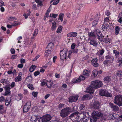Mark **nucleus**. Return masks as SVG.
I'll use <instances>...</instances> for the list:
<instances>
[{"mask_svg":"<svg viewBox=\"0 0 122 122\" xmlns=\"http://www.w3.org/2000/svg\"><path fill=\"white\" fill-rule=\"evenodd\" d=\"M109 27V25L107 24H104L103 25L102 27V29L104 31L106 30Z\"/></svg>","mask_w":122,"mask_h":122,"instance_id":"31","label":"nucleus"},{"mask_svg":"<svg viewBox=\"0 0 122 122\" xmlns=\"http://www.w3.org/2000/svg\"><path fill=\"white\" fill-rule=\"evenodd\" d=\"M57 26L56 25V23L55 21L53 22L52 25L51 29L53 31L55 30Z\"/></svg>","mask_w":122,"mask_h":122,"instance_id":"29","label":"nucleus"},{"mask_svg":"<svg viewBox=\"0 0 122 122\" xmlns=\"http://www.w3.org/2000/svg\"><path fill=\"white\" fill-rule=\"evenodd\" d=\"M27 13L26 15L25 13H24L23 14V16L25 17V19H26L28 18V16H30V10H28L27 11Z\"/></svg>","mask_w":122,"mask_h":122,"instance_id":"33","label":"nucleus"},{"mask_svg":"<svg viewBox=\"0 0 122 122\" xmlns=\"http://www.w3.org/2000/svg\"><path fill=\"white\" fill-rule=\"evenodd\" d=\"M110 41L109 39L107 37L106 38L103 39L102 41L105 42H109Z\"/></svg>","mask_w":122,"mask_h":122,"instance_id":"43","label":"nucleus"},{"mask_svg":"<svg viewBox=\"0 0 122 122\" xmlns=\"http://www.w3.org/2000/svg\"><path fill=\"white\" fill-rule=\"evenodd\" d=\"M85 80V77L81 75L80 76L79 78L77 79L74 82V83H78L81 80Z\"/></svg>","mask_w":122,"mask_h":122,"instance_id":"23","label":"nucleus"},{"mask_svg":"<svg viewBox=\"0 0 122 122\" xmlns=\"http://www.w3.org/2000/svg\"><path fill=\"white\" fill-rule=\"evenodd\" d=\"M32 78L31 76H29L26 78V80L28 82L32 80Z\"/></svg>","mask_w":122,"mask_h":122,"instance_id":"42","label":"nucleus"},{"mask_svg":"<svg viewBox=\"0 0 122 122\" xmlns=\"http://www.w3.org/2000/svg\"><path fill=\"white\" fill-rule=\"evenodd\" d=\"M46 82V85L49 88H51V86L53 84V82L51 81H49L46 80H45Z\"/></svg>","mask_w":122,"mask_h":122,"instance_id":"28","label":"nucleus"},{"mask_svg":"<svg viewBox=\"0 0 122 122\" xmlns=\"http://www.w3.org/2000/svg\"><path fill=\"white\" fill-rule=\"evenodd\" d=\"M22 95L21 94H19L16 95L15 96V99L17 101H19L23 97Z\"/></svg>","mask_w":122,"mask_h":122,"instance_id":"27","label":"nucleus"},{"mask_svg":"<svg viewBox=\"0 0 122 122\" xmlns=\"http://www.w3.org/2000/svg\"><path fill=\"white\" fill-rule=\"evenodd\" d=\"M71 111V109L69 107H67L61 111L60 115L62 117L64 118L68 116Z\"/></svg>","mask_w":122,"mask_h":122,"instance_id":"3","label":"nucleus"},{"mask_svg":"<svg viewBox=\"0 0 122 122\" xmlns=\"http://www.w3.org/2000/svg\"><path fill=\"white\" fill-rule=\"evenodd\" d=\"M5 97L3 96L0 97V102H2L5 101Z\"/></svg>","mask_w":122,"mask_h":122,"instance_id":"44","label":"nucleus"},{"mask_svg":"<svg viewBox=\"0 0 122 122\" xmlns=\"http://www.w3.org/2000/svg\"><path fill=\"white\" fill-rule=\"evenodd\" d=\"M94 88L92 85V86H89L87 88V92L90 94H92L94 91Z\"/></svg>","mask_w":122,"mask_h":122,"instance_id":"16","label":"nucleus"},{"mask_svg":"<svg viewBox=\"0 0 122 122\" xmlns=\"http://www.w3.org/2000/svg\"><path fill=\"white\" fill-rule=\"evenodd\" d=\"M55 76L56 78H59L60 77V75L59 74L56 73L55 74Z\"/></svg>","mask_w":122,"mask_h":122,"instance_id":"63","label":"nucleus"},{"mask_svg":"<svg viewBox=\"0 0 122 122\" xmlns=\"http://www.w3.org/2000/svg\"><path fill=\"white\" fill-rule=\"evenodd\" d=\"M114 103L117 105L120 106L122 105V95H118L115 96Z\"/></svg>","mask_w":122,"mask_h":122,"instance_id":"5","label":"nucleus"},{"mask_svg":"<svg viewBox=\"0 0 122 122\" xmlns=\"http://www.w3.org/2000/svg\"><path fill=\"white\" fill-rule=\"evenodd\" d=\"M31 122H43L41 118H38L37 116H34L31 117Z\"/></svg>","mask_w":122,"mask_h":122,"instance_id":"10","label":"nucleus"},{"mask_svg":"<svg viewBox=\"0 0 122 122\" xmlns=\"http://www.w3.org/2000/svg\"><path fill=\"white\" fill-rule=\"evenodd\" d=\"M103 116L102 113L97 111H94L92 114V116L90 118L91 122H96L97 119Z\"/></svg>","mask_w":122,"mask_h":122,"instance_id":"2","label":"nucleus"},{"mask_svg":"<svg viewBox=\"0 0 122 122\" xmlns=\"http://www.w3.org/2000/svg\"><path fill=\"white\" fill-rule=\"evenodd\" d=\"M115 34L116 35H118L120 30V28L118 26H116L115 27Z\"/></svg>","mask_w":122,"mask_h":122,"instance_id":"32","label":"nucleus"},{"mask_svg":"<svg viewBox=\"0 0 122 122\" xmlns=\"http://www.w3.org/2000/svg\"><path fill=\"white\" fill-rule=\"evenodd\" d=\"M20 62L22 63H24L25 62V60L24 59L22 58L20 59Z\"/></svg>","mask_w":122,"mask_h":122,"instance_id":"61","label":"nucleus"},{"mask_svg":"<svg viewBox=\"0 0 122 122\" xmlns=\"http://www.w3.org/2000/svg\"><path fill=\"white\" fill-rule=\"evenodd\" d=\"M78 96L77 95L75 96L70 97L69 98V102H72L76 101L78 99Z\"/></svg>","mask_w":122,"mask_h":122,"instance_id":"17","label":"nucleus"},{"mask_svg":"<svg viewBox=\"0 0 122 122\" xmlns=\"http://www.w3.org/2000/svg\"><path fill=\"white\" fill-rule=\"evenodd\" d=\"M93 87L95 89L98 88L102 86L103 84L101 81L98 80L92 81L91 83Z\"/></svg>","mask_w":122,"mask_h":122,"instance_id":"6","label":"nucleus"},{"mask_svg":"<svg viewBox=\"0 0 122 122\" xmlns=\"http://www.w3.org/2000/svg\"><path fill=\"white\" fill-rule=\"evenodd\" d=\"M104 50L102 49V50H100L99 51V53L101 55H102L104 53Z\"/></svg>","mask_w":122,"mask_h":122,"instance_id":"53","label":"nucleus"},{"mask_svg":"<svg viewBox=\"0 0 122 122\" xmlns=\"http://www.w3.org/2000/svg\"><path fill=\"white\" fill-rule=\"evenodd\" d=\"M50 10L49 9H48L47 10V12L46 14V15H47V16H46V17H48L49 14V13L50 12Z\"/></svg>","mask_w":122,"mask_h":122,"instance_id":"52","label":"nucleus"},{"mask_svg":"<svg viewBox=\"0 0 122 122\" xmlns=\"http://www.w3.org/2000/svg\"><path fill=\"white\" fill-rule=\"evenodd\" d=\"M28 87L30 89L33 90L34 89V87H33V85L31 84H30L27 85Z\"/></svg>","mask_w":122,"mask_h":122,"instance_id":"45","label":"nucleus"},{"mask_svg":"<svg viewBox=\"0 0 122 122\" xmlns=\"http://www.w3.org/2000/svg\"><path fill=\"white\" fill-rule=\"evenodd\" d=\"M92 74L94 76H96L98 74V71L96 70H94L92 72Z\"/></svg>","mask_w":122,"mask_h":122,"instance_id":"38","label":"nucleus"},{"mask_svg":"<svg viewBox=\"0 0 122 122\" xmlns=\"http://www.w3.org/2000/svg\"><path fill=\"white\" fill-rule=\"evenodd\" d=\"M109 104L110 107L112 108L113 111H117L118 110L119 108L117 106L111 103H110Z\"/></svg>","mask_w":122,"mask_h":122,"instance_id":"15","label":"nucleus"},{"mask_svg":"<svg viewBox=\"0 0 122 122\" xmlns=\"http://www.w3.org/2000/svg\"><path fill=\"white\" fill-rule=\"evenodd\" d=\"M36 66L34 65H32L31 66L30 68L29 71L31 72H33L36 68Z\"/></svg>","mask_w":122,"mask_h":122,"instance_id":"35","label":"nucleus"},{"mask_svg":"<svg viewBox=\"0 0 122 122\" xmlns=\"http://www.w3.org/2000/svg\"><path fill=\"white\" fill-rule=\"evenodd\" d=\"M68 50L66 48H64L63 50L61 51L60 53V58L61 60L64 59L67 60L68 59L67 56L68 53Z\"/></svg>","mask_w":122,"mask_h":122,"instance_id":"4","label":"nucleus"},{"mask_svg":"<svg viewBox=\"0 0 122 122\" xmlns=\"http://www.w3.org/2000/svg\"><path fill=\"white\" fill-rule=\"evenodd\" d=\"M5 104L7 106H8L11 102V100L10 99L7 100L6 99L5 101Z\"/></svg>","mask_w":122,"mask_h":122,"instance_id":"39","label":"nucleus"},{"mask_svg":"<svg viewBox=\"0 0 122 122\" xmlns=\"http://www.w3.org/2000/svg\"><path fill=\"white\" fill-rule=\"evenodd\" d=\"M22 74L21 72H19L18 73V76L15 78V80L16 82L20 81L21 80V77Z\"/></svg>","mask_w":122,"mask_h":122,"instance_id":"21","label":"nucleus"},{"mask_svg":"<svg viewBox=\"0 0 122 122\" xmlns=\"http://www.w3.org/2000/svg\"><path fill=\"white\" fill-rule=\"evenodd\" d=\"M5 90V92L4 94H3V95L5 96H7L10 94V88L9 87L6 86L4 87Z\"/></svg>","mask_w":122,"mask_h":122,"instance_id":"12","label":"nucleus"},{"mask_svg":"<svg viewBox=\"0 0 122 122\" xmlns=\"http://www.w3.org/2000/svg\"><path fill=\"white\" fill-rule=\"evenodd\" d=\"M77 33L76 32H71L68 33L67 35V36L68 37H75L77 36Z\"/></svg>","mask_w":122,"mask_h":122,"instance_id":"20","label":"nucleus"},{"mask_svg":"<svg viewBox=\"0 0 122 122\" xmlns=\"http://www.w3.org/2000/svg\"><path fill=\"white\" fill-rule=\"evenodd\" d=\"M98 60L97 58L93 59L91 61L92 65L95 67H97L99 66L97 62Z\"/></svg>","mask_w":122,"mask_h":122,"instance_id":"13","label":"nucleus"},{"mask_svg":"<svg viewBox=\"0 0 122 122\" xmlns=\"http://www.w3.org/2000/svg\"><path fill=\"white\" fill-rule=\"evenodd\" d=\"M40 73V72L39 71H36L34 73V75L35 76H36L39 74Z\"/></svg>","mask_w":122,"mask_h":122,"instance_id":"56","label":"nucleus"},{"mask_svg":"<svg viewBox=\"0 0 122 122\" xmlns=\"http://www.w3.org/2000/svg\"><path fill=\"white\" fill-rule=\"evenodd\" d=\"M54 46V44L53 43H50L47 45L46 49L52 51Z\"/></svg>","mask_w":122,"mask_h":122,"instance_id":"18","label":"nucleus"},{"mask_svg":"<svg viewBox=\"0 0 122 122\" xmlns=\"http://www.w3.org/2000/svg\"><path fill=\"white\" fill-rule=\"evenodd\" d=\"M58 16L57 14H51L50 15L49 17H53L54 18H56Z\"/></svg>","mask_w":122,"mask_h":122,"instance_id":"40","label":"nucleus"},{"mask_svg":"<svg viewBox=\"0 0 122 122\" xmlns=\"http://www.w3.org/2000/svg\"><path fill=\"white\" fill-rule=\"evenodd\" d=\"M118 62L119 63V66H120L121 64H122V58H119L118 59Z\"/></svg>","mask_w":122,"mask_h":122,"instance_id":"51","label":"nucleus"},{"mask_svg":"<svg viewBox=\"0 0 122 122\" xmlns=\"http://www.w3.org/2000/svg\"><path fill=\"white\" fill-rule=\"evenodd\" d=\"M62 26L61 25L59 26L58 28L56 30V32L58 33H60L62 31Z\"/></svg>","mask_w":122,"mask_h":122,"instance_id":"34","label":"nucleus"},{"mask_svg":"<svg viewBox=\"0 0 122 122\" xmlns=\"http://www.w3.org/2000/svg\"><path fill=\"white\" fill-rule=\"evenodd\" d=\"M10 51L12 54H13L15 53V51L13 49H11Z\"/></svg>","mask_w":122,"mask_h":122,"instance_id":"64","label":"nucleus"},{"mask_svg":"<svg viewBox=\"0 0 122 122\" xmlns=\"http://www.w3.org/2000/svg\"><path fill=\"white\" fill-rule=\"evenodd\" d=\"M23 66V65L22 64H20L18 65L17 67L19 68H22Z\"/></svg>","mask_w":122,"mask_h":122,"instance_id":"58","label":"nucleus"},{"mask_svg":"<svg viewBox=\"0 0 122 122\" xmlns=\"http://www.w3.org/2000/svg\"><path fill=\"white\" fill-rule=\"evenodd\" d=\"M97 17H96V20H94L92 23V26H95L97 24V21L98 20L99 16L98 14H97Z\"/></svg>","mask_w":122,"mask_h":122,"instance_id":"26","label":"nucleus"},{"mask_svg":"<svg viewBox=\"0 0 122 122\" xmlns=\"http://www.w3.org/2000/svg\"><path fill=\"white\" fill-rule=\"evenodd\" d=\"M113 53H114L116 57H118L119 56V52L116 50H114L113 51Z\"/></svg>","mask_w":122,"mask_h":122,"instance_id":"37","label":"nucleus"},{"mask_svg":"<svg viewBox=\"0 0 122 122\" xmlns=\"http://www.w3.org/2000/svg\"><path fill=\"white\" fill-rule=\"evenodd\" d=\"M99 93L102 96H106L107 97H111L112 95L108 92V91L105 89H102L100 90Z\"/></svg>","mask_w":122,"mask_h":122,"instance_id":"7","label":"nucleus"},{"mask_svg":"<svg viewBox=\"0 0 122 122\" xmlns=\"http://www.w3.org/2000/svg\"><path fill=\"white\" fill-rule=\"evenodd\" d=\"M59 1V0H54L53 3V5H56L57 4Z\"/></svg>","mask_w":122,"mask_h":122,"instance_id":"48","label":"nucleus"},{"mask_svg":"<svg viewBox=\"0 0 122 122\" xmlns=\"http://www.w3.org/2000/svg\"><path fill=\"white\" fill-rule=\"evenodd\" d=\"M89 95L88 94H86L83 96L82 97V99L84 100L87 99L89 97Z\"/></svg>","mask_w":122,"mask_h":122,"instance_id":"41","label":"nucleus"},{"mask_svg":"<svg viewBox=\"0 0 122 122\" xmlns=\"http://www.w3.org/2000/svg\"><path fill=\"white\" fill-rule=\"evenodd\" d=\"M116 75L117 76L119 77H121L122 76V71H118L116 73Z\"/></svg>","mask_w":122,"mask_h":122,"instance_id":"46","label":"nucleus"},{"mask_svg":"<svg viewBox=\"0 0 122 122\" xmlns=\"http://www.w3.org/2000/svg\"><path fill=\"white\" fill-rule=\"evenodd\" d=\"M31 104V103L30 102H27L25 104L24 107V112L25 113L28 112L29 109L30 108Z\"/></svg>","mask_w":122,"mask_h":122,"instance_id":"9","label":"nucleus"},{"mask_svg":"<svg viewBox=\"0 0 122 122\" xmlns=\"http://www.w3.org/2000/svg\"><path fill=\"white\" fill-rule=\"evenodd\" d=\"M75 43H73L71 46V48L72 49H74L75 47Z\"/></svg>","mask_w":122,"mask_h":122,"instance_id":"62","label":"nucleus"},{"mask_svg":"<svg viewBox=\"0 0 122 122\" xmlns=\"http://www.w3.org/2000/svg\"><path fill=\"white\" fill-rule=\"evenodd\" d=\"M96 33L98 39L100 41H103V37L101 32L99 31V30H98V31L96 32Z\"/></svg>","mask_w":122,"mask_h":122,"instance_id":"19","label":"nucleus"},{"mask_svg":"<svg viewBox=\"0 0 122 122\" xmlns=\"http://www.w3.org/2000/svg\"><path fill=\"white\" fill-rule=\"evenodd\" d=\"M51 51L46 49L45 52V56L46 57L48 56L51 55Z\"/></svg>","mask_w":122,"mask_h":122,"instance_id":"30","label":"nucleus"},{"mask_svg":"<svg viewBox=\"0 0 122 122\" xmlns=\"http://www.w3.org/2000/svg\"><path fill=\"white\" fill-rule=\"evenodd\" d=\"M111 80V77L110 76H107L105 77L104 78V81L109 82Z\"/></svg>","mask_w":122,"mask_h":122,"instance_id":"36","label":"nucleus"},{"mask_svg":"<svg viewBox=\"0 0 122 122\" xmlns=\"http://www.w3.org/2000/svg\"><path fill=\"white\" fill-rule=\"evenodd\" d=\"M37 92H33L32 93L33 96L34 97H36L37 94Z\"/></svg>","mask_w":122,"mask_h":122,"instance_id":"55","label":"nucleus"},{"mask_svg":"<svg viewBox=\"0 0 122 122\" xmlns=\"http://www.w3.org/2000/svg\"><path fill=\"white\" fill-rule=\"evenodd\" d=\"M43 122H47L50 121L51 118V116L49 115H46L41 118Z\"/></svg>","mask_w":122,"mask_h":122,"instance_id":"11","label":"nucleus"},{"mask_svg":"<svg viewBox=\"0 0 122 122\" xmlns=\"http://www.w3.org/2000/svg\"><path fill=\"white\" fill-rule=\"evenodd\" d=\"M19 24H20L19 22L16 21H15L14 22L12 23V25L13 26H15Z\"/></svg>","mask_w":122,"mask_h":122,"instance_id":"49","label":"nucleus"},{"mask_svg":"<svg viewBox=\"0 0 122 122\" xmlns=\"http://www.w3.org/2000/svg\"><path fill=\"white\" fill-rule=\"evenodd\" d=\"M2 83H5L6 82V80L4 79H2L0 81Z\"/></svg>","mask_w":122,"mask_h":122,"instance_id":"57","label":"nucleus"},{"mask_svg":"<svg viewBox=\"0 0 122 122\" xmlns=\"http://www.w3.org/2000/svg\"><path fill=\"white\" fill-rule=\"evenodd\" d=\"M15 85V83L14 82H12L10 85L11 87L13 88L14 87Z\"/></svg>","mask_w":122,"mask_h":122,"instance_id":"59","label":"nucleus"},{"mask_svg":"<svg viewBox=\"0 0 122 122\" xmlns=\"http://www.w3.org/2000/svg\"><path fill=\"white\" fill-rule=\"evenodd\" d=\"M64 14L62 13H61L59 15L58 19L59 20L61 18H63Z\"/></svg>","mask_w":122,"mask_h":122,"instance_id":"50","label":"nucleus"},{"mask_svg":"<svg viewBox=\"0 0 122 122\" xmlns=\"http://www.w3.org/2000/svg\"><path fill=\"white\" fill-rule=\"evenodd\" d=\"M4 108L3 106L2 105H0V113H2V112L0 110H3Z\"/></svg>","mask_w":122,"mask_h":122,"instance_id":"60","label":"nucleus"},{"mask_svg":"<svg viewBox=\"0 0 122 122\" xmlns=\"http://www.w3.org/2000/svg\"><path fill=\"white\" fill-rule=\"evenodd\" d=\"M88 40L90 41L89 42V43L90 44V45L95 46H97L98 43L96 41L93 39H92L90 38H89Z\"/></svg>","mask_w":122,"mask_h":122,"instance_id":"14","label":"nucleus"},{"mask_svg":"<svg viewBox=\"0 0 122 122\" xmlns=\"http://www.w3.org/2000/svg\"><path fill=\"white\" fill-rule=\"evenodd\" d=\"M90 73L89 70H85L83 71V74L84 75L85 77V79L87 77H88L89 76V73Z\"/></svg>","mask_w":122,"mask_h":122,"instance_id":"22","label":"nucleus"},{"mask_svg":"<svg viewBox=\"0 0 122 122\" xmlns=\"http://www.w3.org/2000/svg\"><path fill=\"white\" fill-rule=\"evenodd\" d=\"M38 32V29H36L35 30L34 33L33 34V36H36Z\"/></svg>","mask_w":122,"mask_h":122,"instance_id":"47","label":"nucleus"},{"mask_svg":"<svg viewBox=\"0 0 122 122\" xmlns=\"http://www.w3.org/2000/svg\"><path fill=\"white\" fill-rule=\"evenodd\" d=\"M93 106L95 109L99 108L100 106V104L99 102L97 101H95L93 103Z\"/></svg>","mask_w":122,"mask_h":122,"instance_id":"24","label":"nucleus"},{"mask_svg":"<svg viewBox=\"0 0 122 122\" xmlns=\"http://www.w3.org/2000/svg\"><path fill=\"white\" fill-rule=\"evenodd\" d=\"M69 117L71 118L78 119L79 118H81L80 120L76 121L75 122H87L89 119L88 113L85 112L81 113L76 112L71 114Z\"/></svg>","mask_w":122,"mask_h":122,"instance_id":"1","label":"nucleus"},{"mask_svg":"<svg viewBox=\"0 0 122 122\" xmlns=\"http://www.w3.org/2000/svg\"><path fill=\"white\" fill-rule=\"evenodd\" d=\"M89 38H91L92 37L95 38H96V34L93 32H89L88 33Z\"/></svg>","mask_w":122,"mask_h":122,"instance_id":"25","label":"nucleus"},{"mask_svg":"<svg viewBox=\"0 0 122 122\" xmlns=\"http://www.w3.org/2000/svg\"><path fill=\"white\" fill-rule=\"evenodd\" d=\"M106 60L104 61V64H107L112 62L114 60V58L113 56L108 55L105 56Z\"/></svg>","mask_w":122,"mask_h":122,"instance_id":"8","label":"nucleus"},{"mask_svg":"<svg viewBox=\"0 0 122 122\" xmlns=\"http://www.w3.org/2000/svg\"><path fill=\"white\" fill-rule=\"evenodd\" d=\"M72 53V52H70L69 51V54L67 56V58H69V59H70L71 57V54Z\"/></svg>","mask_w":122,"mask_h":122,"instance_id":"54","label":"nucleus"}]
</instances>
